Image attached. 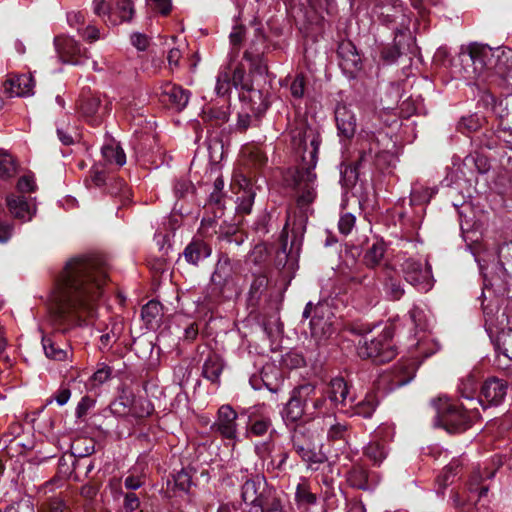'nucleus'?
<instances>
[{
    "instance_id": "nucleus-1",
    "label": "nucleus",
    "mask_w": 512,
    "mask_h": 512,
    "mask_svg": "<svg viewBox=\"0 0 512 512\" xmlns=\"http://www.w3.org/2000/svg\"><path fill=\"white\" fill-rule=\"evenodd\" d=\"M107 279L108 268L101 257L82 255L69 259L55 281L53 313L61 321L93 317Z\"/></svg>"
},
{
    "instance_id": "nucleus-2",
    "label": "nucleus",
    "mask_w": 512,
    "mask_h": 512,
    "mask_svg": "<svg viewBox=\"0 0 512 512\" xmlns=\"http://www.w3.org/2000/svg\"><path fill=\"white\" fill-rule=\"evenodd\" d=\"M292 142L302 150V166L289 171L285 176L287 186L296 192L297 206L304 210L316 198V173L314 169L318 161V151L321 144L319 132L310 126L303 125L293 131Z\"/></svg>"
},
{
    "instance_id": "nucleus-3",
    "label": "nucleus",
    "mask_w": 512,
    "mask_h": 512,
    "mask_svg": "<svg viewBox=\"0 0 512 512\" xmlns=\"http://www.w3.org/2000/svg\"><path fill=\"white\" fill-rule=\"evenodd\" d=\"M474 256L483 274L484 287L504 289L506 278H512V242L485 246Z\"/></svg>"
},
{
    "instance_id": "nucleus-4",
    "label": "nucleus",
    "mask_w": 512,
    "mask_h": 512,
    "mask_svg": "<svg viewBox=\"0 0 512 512\" xmlns=\"http://www.w3.org/2000/svg\"><path fill=\"white\" fill-rule=\"evenodd\" d=\"M411 361L397 364L391 372V384L393 387H401L408 384L415 376L416 370L424 358H427L438 350V344L429 335L419 336L411 345Z\"/></svg>"
},
{
    "instance_id": "nucleus-5",
    "label": "nucleus",
    "mask_w": 512,
    "mask_h": 512,
    "mask_svg": "<svg viewBox=\"0 0 512 512\" xmlns=\"http://www.w3.org/2000/svg\"><path fill=\"white\" fill-rule=\"evenodd\" d=\"M436 408L437 418L440 424L449 432H457L466 429L470 422L478 416L476 406L462 403L460 406L451 403L446 397H440L432 401Z\"/></svg>"
},
{
    "instance_id": "nucleus-6",
    "label": "nucleus",
    "mask_w": 512,
    "mask_h": 512,
    "mask_svg": "<svg viewBox=\"0 0 512 512\" xmlns=\"http://www.w3.org/2000/svg\"><path fill=\"white\" fill-rule=\"evenodd\" d=\"M459 59L468 77L478 78L493 70L495 49L485 44L471 43L462 46Z\"/></svg>"
},
{
    "instance_id": "nucleus-7",
    "label": "nucleus",
    "mask_w": 512,
    "mask_h": 512,
    "mask_svg": "<svg viewBox=\"0 0 512 512\" xmlns=\"http://www.w3.org/2000/svg\"><path fill=\"white\" fill-rule=\"evenodd\" d=\"M392 336V329L385 327L377 337H363L357 345L358 355L361 358H371L376 363H385L392 360L396 355Z\"/></svg>"
},
{
    "instance_id": "nucleus-8",
    "label": "nucleus",
    "mask_w": 512,
    "mask_h": 512,
    "mask_svg": "<svg viewBox=\"0 0 512 512\" xmlns=\"http://www.w3.org/2000/svg\"><path fill=\"white\" fill-rule=\"evenodd\" d=\"M232 275L233 268L230 259L227 256L220 257L211 276L212 285L215 289H218L217 295H205L203 299L199 298L197 300L198 306L207 311H213L219 303L218 297L232 281Z\"/></svg>"
},
{
    "instance_id": "nucleus-9",
    "label": "nucleus",
    "mask_w": 512,
    "mask_h": 512,
    "mask_svg": "<svg viewBox=\"0 0 512 512\" xmlns=\"http://www.w3.org/2000/svg\"><path fill=\"white\" fill-rule=\"evenodd\" d=\"M400 266L405 280L418 291L426 293L433 288L432 268L427 261L423 263L414 258H407Z\"/></svg>"
},
{
    "instance_id": "nucleus-10",
    "label": "nucleus",
    "mask_w": 512,
    "mask_h": 512,
    "mask_svg": "<svg viewBox=\"0 0 512 512\" xmlns=\"http://www.w3.org/2000/svg\"><path fill=\"white\" fill-rule=\"evenodd\" d=\"M315 392V386L310 383L303 384L295 388L282 411L283 419L286 422L294 423L300 420L304 414L309 415V400Z\"/></svg>"
},
{
    "instance_id": "nucleus-11",
    "label": "nucleus",
    "mask_w": 512,
    "mask_h": 512,
    "mask_svg": "<svg viewBox=\"0 0 512 512\" xmlns=\"http://www.w3.org/2000/svg\"><path fill=\"white\" fill-rule=\"evenodd\" d=\"M231 189L236 195L237 213L250 214L257 190L253 182L244 174L236 173L232 179Z\"/></svg>"
},
{
    "instance_id": "nucleus-12",
    "label": "nucleus",
    "mask_w": 512,
    "mask_h": 512,
    "mask_svg": "<svg viewBox=\"0 0 512 512\" xmlns=\"http://www.w3.org/2000/svg\"><path fill=\"white\" fill-rule=\"evenodd\" d=\"M359 164L367 167H382V160L387 157V153L380 148L378 137L370 132L361 135L358 139Z\"/></svg>"
},
{
    "instance_id": "nucleus-13",
    "label": "nucleus",
    "mask_w": 512,
    "mask_h": 512,
    "mask_svg": "<svg viewBox=\"0 0 512 512\" xmlns=\"http://www.w3.org/2000/svg\"><path fill=\"white\" fill-rule=\"evenodd\" d=\"M508 384L497 377H491L484 381L481 386L477 404L484 409L490 406H499L507 395Z\"/></svg>"
},
{
    "instance_id": "nucleus-14",
    "label": "nucleus",
    "mask_w": 512,
    "mask_h": 512,
    "mask_svg": "<svg viewBox=\"0 0 512 512\" xmlns=\"http://www.w3.org/2000/svg\"><path fill=\"white\" fill-rule=\"evenodd\" d=\"M54 46L59 59L63 63L80 65L87 58V50L69 36L55 37Z\"/></svg>"
},
{
    "instance_id": "nucleus-15",
    "label": "nucleus",
    "mask_w": 512,
    "mask_h": 512,
    "mask_svg": "<svg viewBox=\"0 0 512 512\" xmlns=\"http://www.w3.org/2000/svg\"><path fill=\"white\" fill-rule=\"evenodd\" d=\"M237 418V412L230 405H222L218 409L217 418L211 429L226 439H236L238 435Z\"/></svg>"
},
{
    "instance_id": "nucleus-16",
    "label": "nucleus",
    "mask_w": 512,
    "mask_h": 512,
    "mask_svg": "<svg viewBox=\"0 0 512 512\" xmlns=\"http://www.w3.org/2000/svg\"><path fill=\"white\" fill-rule=\"evenodd\" d=\"M272 489L268 487L263 476L256 475L244 480L241 487V497L246 504L256 507Z\"/></svg>"
},
{
    "instance_id": "nucleus-17",
    "label": "nucleus",
    "mask_w": 512,
    "mask_h": 512,
    "mask_svg": "<svg viewBox=\"0 0 512 512\" xmlns=\"http://www.w3.org/2000/svg\"><path fill=\"white\" fill-rule=\"evenodd\" d=\"M314 337H328L332 332V312L327 304L319 303L314 307V314L309 322Z\"/></svg>"
},
{
    "instance_id": "nucleus-18",
    "label": "nucleus",
    "mask_w": 512,
    "mask_h": 512,
    "mask_svg": "<svg viewBox=\"0 0 512 512\" xmlns=\"http://www.w3.org/2000/svg\"><path fill=\"white\" fill-rule=\"evenodd\" d=\"M325 395L330 404L334 406H347L353 407L354 395L350 391L348 383L342 377H335L330 380Z\"/></svg>"
},
{
    "instance_id": "nucleus-19",
    "label": "nucleus",
    "mask_w": 512,
    "mask_h": 512,
    "mask_svg": "<svg viewBox=\"0 0 512 512\" xmlns=\"http://www.w3.org/2000/svg\"><path fill=\"white\" fill-rule=\"evenodd\" d=\"M161 100L169 103L174 109L183 110L189 101L190 92L180 86L166 83L161 87Z\"/></svg>"
},
{
    "instance_id": "nucleus-20",
    "label": "nucleus",
    "mask_w": 512,
    "mask_h": 512,
    "mask_svg": "<svg viewBox=\"0 0 512 512\" xmlns=\"http://www.w3.org/2000/svg\"><path fill=\"white\" fill-rule=\"evenodd\" d=\"M335 120L339 135L351 138L356 131V117L346 105H337Z\"/></svg>"
},
{
    "instance_id": "nucleus-21",
    "label": "nucleus",
    "mask_w": 512,
    "mask_h": 512,
    "mask_svg": "<svg viewBox=\"0 0 512 512\" xmlns=\"http://www.w3.org/2000/svg\"><path fill=\"white\" fill-rule=\"evenodd\" d=\"M34 80L31 75H20L4 83V91L9 97H25L33 94Z\"/></svg>"
},
{
    "instance_id": "nucleus-22",
    "label": "nucleus",
    "mask_w": 512,
    "mask_h": 512,
    "mask_svg": "<svg viewBox=\"0 0 512 512\" xmlns=\"http://www.w3.org/2000/svg\"><path fill=\"white\" fill-rule=\"evenodd\" d=\"M338 55L341 58L340 66L349 73L361 69V58L356 47L351 42H343L339 45Z\"/></svg>"
},
{
    "instance_id": "nucleus-23",
    "label": "nucleus",
    "mask_w": 512,
    "mask_h": 512,
    "mask_svg": "<svg viewBox=\"0 0 512 512\" xmlns=\"http://www.w3.org/2000/svg\"><path fill=\"white\" fill-rule=\"evenodd\" d=\"M211 247L200 238H193L183 251L185 260L192 265L198 263L211 255Z\"/></svg>"
},
{
    "instance_id": "nucleus-24",
    "label": "nucleus",
    "mask_w": 512,
    "mask_h": 512,
    "mask_svg": "<svg viewBox=\"0 0 512 512\" xmlns=\"http://www.w3.org/2000/svg\"><path fill=\"white\" fill-rule=\"evenodd\" d=\"M7 205L11 214L22 221L31 220L35 213V206L30 204L24 196L7 198Z\"/></svg>"
},
{
    "instance_id": "nucleus-25",
    "label": "nucleus",
    "mask_w": 512,
    "mask_h": 512,
    "mask_svg": "<svg viewBox=\"0 0 512 512\" xmlns=\"http://www.w3.org/2000/svg\"><path fill=\"white\" fill-rule=\"evenodd\" d=\"M224 369L222 358L216 354L209 355L202 366V376L213 384H220V376Z\"/></svg>"
},
{
    "instance_id": "nucleus-26",
    "label": "nucleus",
    "mask_w": 512,
    "mask_h": 512,
    "mask_svg": "<svg viewBox=\"0 0 512 512\" xmlns=\"http://www.w3.org/2000/svg\"><path fill=\"white\" fill-rule=\"evenodd\" d=\"M162 305L158 301L151 300L142 307L141 317L148 328H155L162 318Z\"/></svg>"
},
{
    "instance_id": "nucleus-27",
    "label": "nucleus",
    "mask_w": 512,
    "mask_h": 512,
    "mask_svg": "<svg viewBox=\"0 0 512 512\" xmlns=\"http://www.w3.org/2000/svg\"><path fill=\"white\" fill-rule=\"evenodd\" d=\"M231 63L229 61L227 64L222 65L216 77L214 91L219 97H225L231 92L233 86L231 82Z\"/></svg>"
},
{
    "instance_id": "nucleus-28",
    "label": "nucleus",
    "mask_w": 512,
    "mask_h": 512,
    "mask_svg": "<svg viewBox=\"0 0 512 512\" xmlns=\"http://www.w3.org/2000/svg\"><path fill=\"white\" fill-rule=\"evenodd\" d=\"M270 431V436L274 432L272 422L269 416L261 415L260 418H255L254 413L249 415V428L248 433L253 436L261 437Z\"/></svg>"
},
{
    "instance_id": "nucleus-29",
    "label": "nucleus",
    "mask_w": 512,
    "mask_h": 512,
    "mask_svg": "<svg viewBox=\"0 0 512 512\" xmlns=\"http://www.w3.org/2000/svg\"><path fill=\"white\" fill-rule=\"evenodd\" d=\"M493 70L500 75L512 71V50L509 48H496Z\"/></svg>"
},
{
    "instance_id": "nucleus-30",
    "label": "nucleus",
    "mask_w": 512,
    "mask_h": 512,
    "mask_svg": "<svg viewBox=\"0 0 512 512\" xmlns=\"http://www.w3.org/2000/svg\"><path fill=\"white\" fill-rule=\"evenodd\" d=\"M101 153L106 162L123 166L126 163V155L120 145L114 141L105 144Z\"/></svg>"
},
{
    "instance_id": "nucleus-31",
    "label": "nucleus",
    "mask_w": 512,
    "mask_h": 512,
    "mask_svg": "<svg viewBox=\"0 0 512 512\" xmlns=\"http://www.w3.org/2000/svg\"><path fill=\"white\" fill-rule=\"evenodd\" d=\"M386 252L385 243L381 240L375 241L364 254V263L369 268H375L381 264Z\"/></svg>"
},
{
    "instance_id": "nucleus-32",
    "label": "nucleus",
    "mask_w": 512,
    "mask_h": 512,
    "mask_svg": "<svg viewBox=\"0 0 512 512\" xmlns=\"http://www.w3.org/2000/svg\"><path fill=\"white\" fill-rule=\"evenodd\" d=\"M291 443L295 452L299 457L305 456L306 453L314 448V443L308 433L303 430H295L291 435Z\"/></svg>"
},
{
    "instance_id": "nucleus-33",
    "label": "nucleus",
    "mask_w": 512,
    "mask_h": 512,
    "mask_svg": "<svg viewBox=\"0 0 512 512\" xmlns=\"http://www.w3.org/2000/svg\"><path fill=\"white\" fill-rule=\"evenodd\" d=\"M42 346L47 358L64 361L68 358L70 350L60 347L51 337L42 336Z\"/></svg>"
},
{
    "instance_id": "nucleus-34",
    "label": "nucleus",
    "mask_w": 512,
    "mask_h": 512,
    "mask_svg": "<svg viewBox=\"0 0 512 512\" xmlns=\"http://www.w3.org/2000/svg\"><path fill=\"white\" fill-rule=\"evenodd\" d=\"M250 102V110L254 116L263 114L269 107V102L260 90L249 89L247 95L242 96Z\"/></svg>"
},
{
    "instance_id": "nucleus-35",
    "label": "nucleus",
    "mask_w": 512,
    "mask_h": 512,
    "mask_svg": "<svg viewBox=\"0 0 512 512\" xmlns=\"http://www.w3.org/2000/svg\"><path fill=\"white\" fill-rule=\"evenodd\" d=\"M437 193V189L426 187L420 183H414L410 193V203L412 205H423L429 203L431 198Z\"/></svg>"
},
{
    "instance_id": "nucleus-36",
    "label": "nucleus",
    "mask_w": 512,
    "mask_h": 512,
    "mask_svg": "<svg viewBox=\"0 0 512 512\" xmlns=\"http://www.w3.org/2000/svg\"><path fill=\"white\" fill-rule=\"evenodd\" d=\"M256 508L255 512H284L283 500L274 489L268 492Z\"/></svg>"
},
{
    "instance_id": "nucleus-37",
    "label": "nucleus",
    "mask_w": 512,
    "mask_h": 512,
    "mask_svg": "<svg viewBox=\"0 0 512 512\" xmlns=\"http://www.w3.org/2000/svg\"><path fill=\"white\" fill-rule=\"evenodd\" d=\"M92 8L94 14L108 25L116 26L119 24L118 19L114 17L112 5L106 0H93Z\"/></svg>"
},
{
    "instance_id": "nucleus-38",
    "label": "nucleus",
    "mask_w": 512,
    "mask_h": 512,
    "mask_svg": "<svg viewBox=\"0 0 512 512\" xmlns=\"http://www.w3.org/2000/svg\"><path fill=\"white\" fill-rule=\"evenodd\" d=\"M295 501L298 504L314 505L317 502L316 495L310 491V485L307 478H300L296 487Z\"/></svg>"
},
{
    "instance_id": "nucleus-39",
    "label": "nucleus",
    "mask_w": 512,
    "mask_h": 512,
    "mask_svg": "<svg viewBox=\"0 0 512 512\" xmlns=\"http://www.w3.org/2000/svg\"><path fill=\"white\" fill-rule=\"evenodd\" d=\"M477 390V382L474 376L469 375L461 380L459 385V392L461 397L468 401L467 405L475 406L477 404L474 395Z\"/></svg>"
},
{
    "instance_id": "nucleus-40",
    "label": "nucleus",
    "mask_w": 512,
    "mask_h": 512,
    "mask_svg": "<svg viewBox=\"0 0 512 512\" xmlns=\"http://www.w3.org/2000/svg\"><path fill=\"white\" fill-rule=\"evenodd\" d=\"M111 374L112 369L108 365L101 363L98 365L97 370L89 378L87 386L91 390L96 389L102 384L106 383L111 378Z\"/></svg>"
},
{
    "instance_id": "nucleus-41",
    "label": "nucleus",
    "mask_w": 512,
    "mask_h": 512,
    "mask_svg": "<svg viewBox=\"0 0 512 512\" xmlns=\"http://www.w3.org/2000/svg\"><path fill=\"white\" fill-rule=\"evenodd\" d=\"M154 411V406L150 400L145 397H137L131 409L127 413L136 418H144L150 416Z\"/></svg>"
},
{
    "instance_id": "nucleus-42",
    "label": "nucleus",
    "mask_w": 512,
    "mask_h": 512,
    "mask_svg": "<svg viewBox=\"0 0 512 512\" xmlns=\"http://www.w3.org/2000/svg\"><path fill=\"white\" fill-rule=\"evenodd\" d=\"M114 17L118 19L119 24L130 21L134 15V6L131 0H116L113 8Z\"/></svg>"
},
{
    "instance_id": "nucleus-43",
    "label": "nucleus",
    "mask_w": 512,
    "mask_h": 512,
    "mask_svg": "<svg viewBox=\"0 0 512 512\" xmlns=\"http://www.w3.org/2000/svg\"><path fill=\"white\" fill-rule=\"evenodd\" d=\"M326 425L327 437L330 440H344L348 432V426L346 423H342L332 419V416L327 417Z\"/></svg>"
},
{
    "instance_id": "nucleus-44",
    "label": "nucleus",
    "mask_w": 512,
    "mask_h": 512,
    "mask_svg": "<svg viewBox=\"0 0 512 512\" xmlns=\"http://www.w3.org/2000/svg\"><path fill=\"white\" fill-rule=\"evenodd\" d=\"M364 454L374 462L375 465H379L387 456L385 446L379 441H371L365 447Z\"/></svg>"
},
{
    "instance_id": "nucleus-45",
    "label": "nucleus",
    "mask_w": 512,
    "mask_h": 512,
    "mask_svg": "<svg viewBox=\"0 0 512 512\" xmlns=\"http://www.w3.org/2000/svg\"><path fill=\"white\" fill-rule=\"evenodd\" d=\"M366 165H360L359 160L355 166H346L341 170V182L343 186L352 187L360 176L361 169L366 168Z\"/></svg>"
},
{
    "instance_id": "nucleus-46",
    "label": "nucleus",
    "mask_w": 512,
    "mask_h": 512,
    "mask_svg": "<svg viewBox=\"0 0 512 512\" xmlns=\"http://www.w3.org/2000/svg\"><path fill=\"white\" fill-rule=\"evenodd\" d=\"M384 291L391 300H399L405 292L401 281L396 278H388L385 281Z\"/></svg>"
},
{
    "instance_id": "nucleus-47",
    "label": "nucleus",
    "mask_w": 512,
    "mask_h": 512,
    "mask_svg": "<svg viewBox=\"0 0 512 512\" xmlns=\"http://www.w3.org/2000/svg\"><path fill=\"white\" fill-rule=\"evenodd\" d=\"M301 459L307 464V468L312 471H317L319 466L327 461L325 454L315 451V448H312Z\"/></svg>"
},
{
    "instance_id": "nucleus-48",
    "label": "nucleus",
    "mask_w": 512,
    "mask_h": 512,
    "mask_svg": "<svg viewBox=\"0 0 512 512\" xmlns=\"http://www.w3.org/2000/svg\"><path fill=\"white\" fill-rule=\"evenodd\" d=\"M315 394L309 400L310 411L309 415H314L316 413H322L325 411H330L335 406L330 404V400H328L327 396H321L318 398L314 397Z\"/></svg>"
},
{
    "instance_id": "nucleus-49",
    "label": "nucleus",
    "mask_w": 512,
    "mask_h": 512,
    "mask_svg": "<svg viewBox=\"0 0 512 512\" xmlns=\"http://www.w3.org/2000/svg\"><path fill=\"white\" fill-rule=\"evenodd\" d=\"M376 406L377 403L373 397H366L364 400L354 405L355 414L369 418L374 413Z\"/></svg>"
},
{
    "instance_id": "nucleus-50",
    "label": "nucleus",
    "mask_w": 512,
    "mask_h": 512,
    "mask_svg": "<svg viewBox=\"0 0 512 512\" xmlns=\"http://www.w3.org/2000/svg\"><path fill=\"white\" fill-rule=\"evenodd\" d=\"M350 481L353 486L362 489L367 490L369 489L368 484V472L361 468H354L350 473Z\"/></svg>"
},
{
    "instance_id": "nucleus-51",
    "label": "nucleus",
    "mask_w": 512,
    "mask_h": 512,
    "mask_svg": "<svg viewBox=\"0 0 512 512\" xmlns=\"http://www.w3.org/2000/svg\"><path fill=\"white\" fill-rule=\"evenodd\" d=\"M230 43L233 46L228 55L230 62H233L238 54V47L244 39V29L242 27H234L229 35Z\"/></svg>"
},
{
    "instance_id": "nucleus-52",
    "label": "nucleus",
    "mask_w": 512,
    "mask_h": 512,
    "mask_svg": "<svg viewBox=\"0 0 512 512\" xmlns=\"http://www.w3.org/2000/svg\"><path fill=\"white\" fill-rule=\"evenodd\" d=\"M15 172V164L11 155L0 152V178L11 177Z\"/></svg>"
},
{
    "instance_id": "nucleus-53",
    "label": "nucleus",
    "mask_w": 512,
    "mask_h": 512,
    "mask_svg": "<svg viewBox=\"0 0 512 512\" xmlns=\"http://www.w3.org/2000/svg\"><path fill=\"white\" fill-rule=\"evenodd\" d=\"M174 486L183 492H187L191 486V477L185 470L178 471L173 475Z\"/></svg>"
},
{
    "instance_id": "nucleus-54",
    "label": "nucleus",
    "mask_w": 512,
    "mask_h": 512,
    "mask_svg": "<svg viewBox=\"0 0 512 512\" xmlns=\"http://www.w3.org/2000/svg\"><path fill=\"white\" fill-rule=\"evenodd\" d=\"M500 349L504 356L512 360V329H508L501 333Z\"/></svg>"
},
{
    "instance_id": "nucleus-55",
    "label": "nucleus",
    "mask_w": 512,
    "mask_h": 512,
    "mask_svg": "<svg viewBox=\"0 0 512 512\" xmlns=\"http://www.w3.org/2000/svg\"><path fill=\"white\" fill-rule=\"evenodd\" d=\"M355 221H356V218L353 214H351V213L343 214L340 217L339 223H338V228H339L340 233H342L343 235H348L352 231V229L355 225Z\"/></svg>"
},
{
    "instance_id": "nucleus-56",
    "label": "nucleus",
    "mask_w": 512,
    "mask_h": 512,
    "mask_svg": "<svg viewBox=\"0 0 512 512\" xmlns=\"http://www.w3.org/2000/svg\"><path fill=\"white\" fill-rule=\"evenodd\" d=\"M409 316L412 321V323L415 325L417 329L420 331H424L427 327L425 315L422 309L418 307H413L409 311Z\"/></svg>"
},
{
    "instance_id": "nucleus-57",
    "label": "nucleus",
    "mask_w": 512,
    "mask_h": 512,
    "mask_svg": "<svg viewBox=\"0 0 512 512\" xmlns=\"http://www.w3.org/2000/svg\"><path fill=\"white\" fill-rule=\"evenodd\" d=\"M305 90V77L303 74H298L291 83L290 91L294 98L300 99L304 96Z\"/></svg>"
},
{
    "instance_id": "nucleus-58",
    "label": "nucleus",
    "mask_w": 512,
    "mask_h": 512,
    "mask_svg": "<svg viewBox=\"0 0 512 512\" xmlns=\"http://www.w3.org/2000/svg\"><path fill=\"white\" fill-rule=\"evenodd\" d=\"M147 4L153 11L159 12L162 15H167L172 8L171 0H147Z\"/></svg>"
},
{
    "instance_id": "nucleus-59",
    "label": "nucleus",
    "mask_w": 512,
    "mask_h": 512,
    "mask_svg": "<svg viewBox=\"0 0 512 512\" xmlns=\"http://www.w3.org/2000/svg\"><path fill=\"white\" fill-rule=\"evenodd\" d=\"M267 285V279L265 276H257L251 283L249 295L250 298L258 297Z\"/></svg>"
},
{
    "instance_id": "nucleus-60",
    "label": "nucleus",
    "mask_w": 512,
    "mask_h": 512,
    "mask_svg": "<svg viewBox=\"0 0 512 512\" xmlns=\"http://www.w3.org/2000/svg\"><path fill=\"white\" fill-rule=\"evenodd\" d=\"M17 188L20 192H33L36 189V183L33 175H24L19 178Z\"/></svg>"
},
{
    "instance_id": "nucleus-61",
    "label": "nucleus",
    "mask_w": 512,
    "mask_h": 512,
    "mask_svg": "<svg viewBox=\"0 0 512 512\" xmlns=\"http://www.w3.org/2000/svg\"><path fill=\"white\" fill-rule=\"evenodd\" d=\"M136 398L137 397L130 390L123 389L117 401L114 403V406L121 405L129 411Z\"/></svg>"
},
{
    "instance_id": "nucleus-62",
    "label": "nucleus",
    "mask_w": 512,
    "mask_h": 512,
    "mask_svg": "<svg viewBox=\"0 0 512 512\" xmlns=\"http://www.w3.org/2000/svg\"><path fill=\"white\" fill-rule=\"evenodd\" d=\"M400 54L401 53L396 46H386L381 51V59L386 64H392L399 58Z\"/></svg>"
},
{
    "instance_id": "nucleus-63",
    "label": "nucleus",
    "mask_w": 512,
    "mask_h": 512,
    "mask_svg": "<svg viewBox=\"0 0 512 512\" xmlns=\"http://www.w3.org/2000/svg\"><path fill=\"white\" fill-rule=\"evenodd\" d=\"M66 504L60 498H52L42 507V512H65Z\"/></svg>"
},
{
    "instance_id": "nucleus-64",
    "label": "nucleus",
    "mask_w": 512,
    "mask_h": 512,
    "mask_svg": "<svg viewBox=\"0 0 512 512\" xmlns=\"http://www.w3.org/2000/svg\"><path fill=\"white\" fill-rule=\"evenodd\" d=\"M124 509L126 512H134L140 506V500L134 492H129L124 495Z\"/></svg>"
}]
</instances>
